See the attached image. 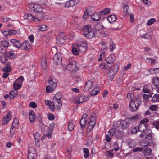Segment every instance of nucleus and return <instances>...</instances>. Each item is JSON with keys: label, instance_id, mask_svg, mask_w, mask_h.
<instances>
[{"label": "nucleus", "instance_id": "f257e3e1", "mask_svg": "<svg viewBox=\"0 0 159 159\" xmlns=\"http://www.w3.org/2000/svg\"><path fill=\"white\" fill-rule=\"evenodd\" d=\"M90 25H87L84 26L83 29L84 31V35L88 38H92L95 35L96 32L99 31L98 27H100L102 29V26L100 24H97L95 27V29H92Z\"/></svg>", "mask_w": 159, "mask_h": 159}, {"label": "nucleus", "instance_id": "f03ea898", "mask_svg": "<svg viewBox=\"0 0 159 159\" xmlns=\"http://www.w3.org/2000/svg\"><path fill=\"white\" fill-rule=\"evenodd\" d=\"M48 83V85L46 87V91L47 93H50L54 90L57 86V81L54 78L50 77Z\"/></svg>", "mask_w": 159, "mask_h": 159}, {"label": "nucleus", "instance_id": "7ed1b4c3", "mask_svg": "<svg viewBox=\"0 0 159 159\" xmlns=\"http://www.w3.org/2000/svg\"><path fill=\"white\" fill-rule=\"evenodd\" d=\"M142 101L139 98H135L130 102L129 109L132 112L135 111L141 104Z\"/></svg>", "mask_w": 159, "mask_h": 159}, {"label": "nucleus", "instance_id": "20e7f679", "mask_svg": "<svg viewBox=\"0 0 159 159\" xmlns=\"http://www.w3.org/2000/svg\"><path fill=\"white\" fill-rule=\"evenodd\" d=\"M107 64L102 63L100 65L101 68L104 69H107L112 66V64L115 60V56L113 55H111L106 58Z\"/></svg>", "mask_w": 159, "mask_h": 159}, {"label": "nucleus", "instance_id": "39448f33", "mask_svg": "<svg viewBox=\"0 0 159 159\" xmlns=\"http://www.w3.org/2000/svg\"><path fill=\"white\" fill-rule=\"evenodd\" d=\"M66 68L72 72H76L79 70L77 63L72 58L69 59V63L67 65Z\"/></svg>", "mask_w": 159, "mask_h": 159}, {"label": "nucleus", "instance_id": "423d86ee", "mask_svg": "<svg viewBox=\"0 0 159 159\" xmlns=\"http://www.w3.org/2000/svg\"><path fill=\"white\" fill-rule=\"evenodd\" d=\"M30 8L31 11H34L37 13H40L42 11V7L39 4H35L32 5L30 6Z\"/></svg>", "mask_w": 159, "mask_h": 159}, {"label": "nucleus", "instance_id": "0eeeda50", "mask_svg": "<svg viewBox=\"0 0 159 159\" xmlns=\"http://www.w3.org/2000/svg\"><path fill=\"white\" fill-rule=\"evenodd\" d=\"M87 44L84 42L83 41L80 43H78L77 46V48L79 52L82 53H84L85 51L87 48Z\"/></svg>", "mask_w": 159, "mask_h": 159}, {"label": "nucleus", "instance_id": "6e6552de", "mask_svg": "<svg viewBox=\"0 0 159 159\" xmlns=\"http://www.w3.org/2000/svg\"><path fill=\"white\" fill-rule=\"evenodd\" d=\"M88 100V97L84 96H78L76 97L75 102V104L82 103L86 102Z\"/></svg>", "mask_w": 159, "mask_h": 159}, {"label": "nucleus", "instance_id": "1a4fd4ad", "mask_svg": "<svg viewBox=\"0 0 159 159\" xmlns=\"http://www.w3.org/2000/svg\"><path fill=\"white\" fill-rule=\"evenodd\" d=\"M94 80L92 79L88 80L85 84L84 89L85 91H89L93 87L94 84Z\"/></svg>", "mask_w": 159, "mask_h": 159}, {"label": "nucleus", "instance_id": "9d476101", "mask_svg": "<svg viewBox=\"0 0 159 159\" xmlns=\"http://www.w3.org/2000/svg\"><path fill=\"white\" fill-rule=\"evenodd\" d=\"M53 60L54 63L56 65H59L61 63V57L59 53H56L54 56Z\"/></svg>", "mask_w": 159, "mask_h": 159}, {"label": "nucleus", "instance_id": "9b49d317", "mask_svg": "<svg viewBox=\"0 0 159 159\" xmlns=\"http://www.w3.org/2000/svg\"><path fill=\"white\" fill-rule=\"evenodd\" d=\"M152 80L155 87V89L157 92H159V78L156 76L152 79Z\"/></svg>", "mask_w": 159, "mask_h": 159}, {"label": "nucleus", "instance_id": "f8f14e48", "mask_svg": "<svg viewBox=\"0 0 159 159\" xmlns=\"http://www.w3.org/2000/svg\"><path fill=\"white\" fill-rule=\"evenodd\" d=\"M33 136L35 140V145L37 147L40 146L39 141L40 135L38 132H36L33 134Z\"/></svg>", "mask_w": 159, "mask_h": 159}, {"label": "nucleus", "instance_id": "ddd939ff", "mask_svg": "<svg viewBox=\"0 0 159 159\" xmlns=\"http://www.w3.org/2000/svg\"><path fill=\"white\" fill-rule=\"evenodd\" d=\"M11 116L10 113H8L4 116L3 119L2 123L4 125H5L8 123L9 121L11 119Z\"/></svg>", "mask_w": 159, "mask_h": 159}, {"label": "nucleus", "instance_id": "4468645a", "mask_svg": "<svg viewBox=\"0 0 159 159\" xmlns=\"http://www.w3.org/2000/svg\"><path fill=\"white\" fill-rule=\"evenodd\" d=\"M29 43L28 41H25L23 43H21V48L22 49L26 51L28 50L30 48Z\"/></svg>", "mask_w": 159, "mask_h": 159}, {"label": "nucleus", "instance_id": "2eb2a0df", "mask_svg": "<svg viewBox=\"0 0 159 159\" xmlns=\"http://www.w3.org/2000/svg\"><path fill=\"white\" fill-rule=\"evenodd\" d=\"M113 67H114V71H113L112 74H111L110 71H108V76L111 80L114 78L115 74L118 70V66L117 65Z\"/></svg>", "mask_w": 159, "mask_h": 159}, {"label": "nucleus", "instance_id": "dca6fc26", "mask_svg": "<svg viewBox=\"0 0 159 159\" xmlns=\"http://www.w3.org/2000/svg\"><path fill=\"white\" fill-rule=\"evenodd\" d=\"M11 42L14 47L18 48H20L21 46V43L18 40L12 39L11 40Z\"/></svg>", "mask_w": 159, "mask_h": 159}, {"label": "nucleus", "instance_id": "f3484780", "mask_svg": "<svg viewBox=\"0 0 159 159\" xmlns=\"http://www.w3.org/2000/svg\"><path fill=\"white\" fill-rule=\"evenodd\" d=\"M129 126V123L125 120H121L120 122V127L121 128L125 129Z\"/></svg>", "mask_w": 159, "mask_h": 159}, {"label": "nucleus", "instance_id": "a211bd4d", "mask_svg": "<svg viewBox=\"0 0 159 159\" xmlns=\"http://www.w3.org/2000/svg\"><path fill=\"white\" fill-rule=\"evenodd\" d=\"M147 124H140L138 127V130L141 132H143L145 131L148 128Z\"/></svg>", "mask_w": 159, "mask_h": 159}, {"label": "nucleus", "instance_id": "6ab92c4d", "mask_svg": "<svg viewBox=\"0 0 159 159\" xmlns=\"http://www.w3.org/2000/svg\"><path fill=\"white\" fill-rule=\"evenodd\" d=\"M52 102L53 104L56 106V107L57 110L60 109L62 106L61 100H53Z\"/></svg>", "mask_w": 159, "mask_h": 159}, {"label": "nucleus", "instance_id": "aec40b11", "mask_svg": "<svg viewBox=\"0 0 159 159\" xmlns=\"http://www.w3.org/2000/svg\"><path fill=\"white\" fill-rule=\"evenodd\" d=\"M57 24L60 26H65L66 25L67 21L65 19H57Z\"/></svg>", "mask_w": 159, "mask_h": 159}, {"label": "nucleus", "instance_id": "412c9836", "mask_svg": "<svg viewBox=\"0 0 159 159\" xmlns=\"http://www.w3.org/2000/svg\"><path fill=\"white\" fill-rule=\"evenodd\" d=\"M28 154L34 155L35 156V157H37V156L35 149L32 147H31L29 148Z\"/></svg>", "mask_w": 159, "mask_h": 159}, {"label": "nucleus", "instance_id": "4be33fe9", "mask_svg": "<svg viewBox=\"0 0 159 159\" xmlns=\"http://www.w3.org/2000/svg\"><path fill=\"white\" fill-rule=\"evenodd\" d=\"M92 20L94 21H97L100 20L101 17L100 15L97 13H94L91 16Z\"/></svg>", "mask_w": 159, "mask_h": 159}, {"label": "nucleus", "instance_id": "5701e85b", "mask_svg": "<svg viewBox=\"0 0 159 159\" xmlns=\"http://www.w3.org/2000/svg\"><path fill=\"white\" fill-rule=\"evenodd\" d=\"M143 153L145 156H149L152 154V150L150 148L147 147L144 149Z\"/></svg>", "mask_w": 159, "mask_h": 159}, {"label": "nucleus", "instance_id": "b1692460", "mask_svg": "<svg viewBox=\"0 0 159 159\" xmlns=\"http://www.w3.org/2000/svg\"><path fill=\"white\" fill-rule=\"evenodd\" d=\"M107 19L110 23H111L116 20V17L115 15H112L109 16L107 18Z\"/></svg>", "mask_w": 159, "mask_h": 159}, {"label": "nucleus", "instance_id": "393cba45", "mask_svg": "<svg viewBox=\"0 0 159 159\" xmlns=\"http://www.w3.org/2000/svg\"><path fill=\"white\" fill-rule=\"evenodd\" d=\"M87 124V120L85 119H81L80 121V124L81 125V129L82 130H83L86 126Z\"/></svg>", "mask_w": 159, "mask_h": 159}, {"label": "nucleus", "instance_id": "a878e982", "mask_svg": "<svg viewBox=\"0 0 159 159\" xmlns=\"http://www.w3.org/2000/svg\"><path fill=\"white\" fill-rule=\"evenodd\" d=\"M22 84H20L19 82L15 81L13 84V87L15 90H17L20 88Z\"/></svg>", "mask_w": 159, "mask_h": 159}, {"label": "nucleus", "instance_id": "bb28decb", "mask_svg": "<svg viewBox=\"0 0 159 159\" xmlns=\"http://www.w3.org/2000/svg\"><path fill=\"white\" fill-rule=\"evenodd\" d=\"M65 41V39L63 38V36L62 35L60 36H58L56 39L57 43L59 44L63 43Z\"/></svg>", "mask_w": 159, "mask_h": 159}, {"label": "nucleus", "instance_id": "cd10ccee", "mask_svg": "<svg viewBox=\"0 0 159 159\" xmlns=\"http://www.w3.org/2000/svg\"><path fill=\"white\" fill-rule=\"evenodd\" d=\"M29 113L30 120L31 122H33L34 121L35 118L34 113L32 111H30Z\"/></svg>", "mask_w": 159, "mask_h": 159}, {"label": "nucleus", "instance_id": "c85d7f7f", "mask_svg": "<svg viewBox=\"0 0 159 159\" xmlns=\"http://www.w3.org/2000/svg\"><path fill=\"white\" fill-rule=\"evenodd\" d=\"M18 91L16 90H14L11 91L10 93L9 97L10 99H13L18 94Z\"/></svg>", "mask_w": 159, "mask_h": 159}, {"label": "nucleus", "instance_id": "c756f323", "mask_svg": "<svg viewBox=\"0 0 159 159\" xmlns=\"http://www.w3.org/2000/svg\"><path fill=\"white\" fill-rule=\"evenodd\" d=\"M140 145L143 147H146L149 145V143L148 140L143 139L141 141Z\"/></svg>", "mask_w": 159, "mask_h": 159}, {"label": "nucleus", "instance_id": "7c9ffc66", "mask_svg": "<svg viewBox=\"0 0 159 159\" xmlns=\"http://www.w3.org/2000/svg\"><path fill=\"white\" fill-rule=\"evenodd\" d=\"M18 119L17 118H14L11 127L16 129L18 126Z\"/></svg>", "mask_w": 159, "mask_h": 159}, {"label": "nucleus", "instance_id": "2f4dec72", "mask_svg": "<svg viewBox=\"0 0 159 159\" xmlns=\"http://www.w3.org/2000/svg\"><path fill=\"white\" fill-rule=\"evenodd\" d=\"M99 91L98 87H96L90 92L91 95L93 96L96 95Z\"/></svg>", "mask_w": 159, "mask_h": 159}, {"label": "nucleus", "instance_id": "473e14b6", "mask_svg": "<svg viewBox=\"0 0 159 159\" xmlns=\"http://www.w3.org/2000/svg\"><path fill=\"white\" fill-rule=\"evenodd\" d=\"M96 124V122H92L89 121L88 124V128L90 130H91L94 127Z\"/></svg>", "mask_w": 159, "mask_h": 159}, {"label": "nucleus", "instance_id": "72a5a7b5", "mask_svg": "<svg viewBox=\"0 0 159 159\" xmlns=\"http://www.w3.org/2000/svg\"><path fill=\"white\" fill-rule=\"evenodd\" d=\"M39 30L41 31H45L48 30V28L44 25H39L38 26Z\"/></svg>", "mask_w": 159, "mask_h": 159}, {"label": "nucleus", "instance_id": "f704fd0d", "mask_svg": "<svg viewBox=\"0 0 159 159\" xmlns=\"http://www.w3.org/2000/svg\"><path fill=\"white\" fill-rule=\"evenodd\" d=\"M110 10L109 8H106L104 10L100 12V14L101 15H107L110 13Z\"/></svg>", "mask_w": 159, "mask_h": 159}, {"label": "nucleus", "instance_id": "c9c22d12", "mask_svg": "<svg viewBox=\"0 0 159 159\" xmlns=\"http://www.w3.org/2000/svg\"><path fill=\"white\" fill-rule=\"evenodd\" d=\"M61 95L60 93H57L54 96L53 100H61Z\"/></svg>", "mask_w": 159, "mask_h": 159}, {"label": "nucleus", "instance_id": "e433bc0d", "mask_svg": "<svg viewBox=\"0 0 159 159\" xmlns=\"http://www.w3.org/2000/svg\"><path fill=\"white\" fill-rule=\"evenodd\" d=\"M24 18L30 20H32L34 18V16L30 14H26L24 16Z\"/></svg>", "mask_w": 159, "mask_h": 159}, {"label": "nucleus", "instance_id": "4c0bfd02", "mask_svg": "<svg viewBox=\"0 0 159 159\" xmlns=\"http://www.w3.org/2000/svg\"><path fill=\"white\" fill-rule=\"evenodd\" d=\"M83 151L84 153V157L85 158L88 157L89 155V149L86 148H84L83 149Z\"/></svg>", "mask_w": 159, "mask_h": 159}, {"label": "nucleus", "instance_id": "58836bf2", "mask_svg": "<svg viewBox=\"0 0 159 159\" xmlns=\"http://www.w3.org/2000/svg\"><path fill=\"white\" fill-rule=\"evenodd\" d=\"M0 44L4 47H7L9 45V43L7 41L4 40L0 42Z\"/></svg>", "mask_w": 159, "mask_h": 159}, {"label": "nucleus", "instance_id": "ea45409f", "mask_svg": "<svg viewBox=\"0 0 159 159\" xmlns=\"http://www.w3.org/2000/svg\"><path fill=\"white\" fill-rule=\"evenodd\" d=\"M156 21V19L154 18H152L148 20L147 23V25L150 26L153 24Z\"/></svg>", "mask_w": 159, "mask_h": 159}, {"label": "nucleus", "instance_id": "a19ab883", "mask_svg": "<svg viewBox=\"0 0 159 159\" xmlns=\"http://www.w3.org/2000/svg\"><path fill=\"white\" fill-rule=\"evenodd\" d=\"M72 52L75 55H78L79 54V50L77 48V46L76 48L73 47L72 49Z\"/></svg>", "mask_w": 159, "mask_h": 159}, {"label": "nucleus", "instance_id": "79ce46f5", "mask_svg": "<svg viewBox=\"0 0 159 159\" xmlns=\"http://www.w3.org/2000/svg\"><path fill=\"white\" fill-rule=\"evenodd\" d=\"M3 34L6 36H8L11 35V29H7L3 32Z\"/></svg>", "mask_w": 159, "mask_h": 159}, {"label": "nucleus", "instance_id": "37998d69", "mask_svg": "<svg viewBox=\"0 0 159 159\" xmlns=\"http://www.w3.org/2000/svg\"><path fill=\"white\" fill-rule=\"evenodd\" d=\"M108 134L110 136L112 137L115 134L116 129H111L108 131Z\"/></svg>", "mask_w": 159, "mask_h": 159}, {"label": "nucleus", "instance_id": "c03bdc74", "mask_svg": "<svg viewBox=\"0 0 159 159\" xmlns=\"http://www.w3.org/2000/svg\"><path fill=\"white\" fill-rule=\"evenodd\" d=\"M41 64L43 68L44 69L47 67V64L46 61L44 59H42L41 61Z\"/></svg>", "mask_w": 159, "mask_h": 159}, {"label": "nucleus", "instance_id": "a18cd8bd", "mask_svg": "<svg viewBox=\"0 0 159 159\" xmlns=\"http://www.w3.org/2000/svg\"><path fill=\"white\" fill-rule=\"evenodd\" d=\"M150 72L152 73H159V68H151L150 69Z\"/></svg>", "mask_w": 159, "mask_h": 159}, {"label": "nucleus", "instance_id": "49530a36", "mask_svg": "<svg viewBox=\"0 0 159 159\" xmlns=\"http://www.w3.org/2000/svg\"><path fill=\"white\" fill-rule=\"evenodd\" d=\"M74 126L75 125L73 123H69L68 126V130L70 131L72 130L74 128Z\"/></svg>", "mask_w": 159, "mask_h": 159}, {"label": "nucleus", "instance_id": "de8ad7c7", "mask_svg": "<svg viewBox=\"0 0 159 159\" xmlns=\"http://www.w3.org/2000/svg\"><path fill=\"white\" fill-rule=\"evenodd\" d=\"M148 60V62L154 65L156 64V60L155 59H152L151 58H147L146 59Z\"/></svg>", "mask_w": 159, "mask_h": 159}, {"label": "nucleus", "instance_id": "09e8293b", "mask_svg": "<svg viewBox=\"0 0 159 159\" xmlns=\"http://www.w3.org/2000/svg\"><path fill=\"white\" fill-rule=\"evenodd\" d=\"M2 70L4 72H8H8L11 71V69L10 67V65H9L8 66L7 65L6 67H4L3 69Z\"/></svg>", "mask_w": 159, "mask_h": 159}, {"label": "nucleus", "instance_id": "8fccbe9b", "mask_svg": "<svg viewBox=\"0 0 159 159\" xmlns=\"http://www.w3.org/2000/svg\"><path fill=\"white\" fill-rule=\"evenodd\" d=\"M158 94H155L152 98V100L153 102H158Z\"/></svg>", "mask_w": 159, "mask_h": 159}, {"label": "nucleus", "instance_id": "3c124183", "mask_svg": "<svg viewBox=\"0 0 159 159\" xmlns=\"http://www.w3.org/2000/svg\"><path fill=\"white\" fill-rule=\"evenodd\" d=\"M89 12H85L84 14L83 15V18L84 20H86L88 18L89 15Z\"/></svg>", "mask_w": 159, "mask_h": 159}, {"label": "nucleus", "instance_id": "603ef678", "mask_svg": "<svg viewBox=\"0 0 159 159\" xmlns=\"http://www.w3.org/2000/svg\"><path fill=\"white\" fill-rule=\"evenodd\" d=\"M113 149H110L108 150L106 153V154L109 157H112L113 155Z\"/></svg>", "mask_w": 159, "mask_h": 159}, {"label": "nucleus", "instance_id": "864d4df0", "mask_svg": "<svg viewBox=\"0 0 159 159\" xmlns=\"http://www.w3.org/2000/svg\"><path fill=\"white\" fill-rule=\"evenodd\" d=\"M7 58L5 55L2 56L0 58V61L2 63H5L7 60Z\"/></svg>", "mask_w": 159, "mask_h": 159}, {"label": "nucleus", "instance_id": "5fc2aeb1", "mask_svg": "<svg viewBox=\"0 0 159 159\" xmlns=\"http://www.w3.org/2000/svg\"><path fill=\"white\" fill-rule=\"evenodd\" d=\"M135 145V142L133 140H130L129 142V146L131 148H133Z\"/></svg>", "mask_w": 159, "mask_h": 159}, {"label": "nucleus", "instance_id": "6e6d98bb", "mask_svg": "<svg viewBox=\"0 0 159 159\" xmlns=\"http://www.w3.org/2000/svg\"><path fill=\"white\" fill-rule=\"evenodd\" d=\"M151 35L149 34H146L145 35L142 36L141 35L140 37L142 38H146L147 39H149L151 38Z\"/></svg>", "mask_w": 159, "mask_h": 159}, {"label": "nucleus", "instance_id": "4d7b16f0", "mask_svg": "<svg viewBox=\"0 0 159 159\" xmlns=\"http://www.w3.org/2000/svg\"><path fill=\"white\" fill-rule=\"evenodd\" d=\"M157 108V106L155 105H151L149 107V109L152 111H154L156 110Z\"/></svg>", "mask_w": 159, "mask_h": 159}, {"label": "nucleus", "instance_id": "13d9d810", "mask_svg": "<svg viewBox=\"0 0 159 159\" xmlns=\"http://www.w3.org/2000/svg\"><path fill=\"white\" fill-rule=\"evenodd\" d=\"M16 129L11 127L10 130V135L11 136H13L15 134V132Z\"/></svg>", "mask_w": 159, "mask_h": 159}, {"label": "nucleus", "instance_id": "bf43d9fd", "mask_svg": "<svg viewBox=\"0 0 159 159\" xmlns=\"http://www.w3.org/2000/svg\"><path fill=\"white\" fill-rule=\"evenodd\" d=\"M24 77L22 76H20L16 80V81L19 82L20 83V84H22V83L24 80Z\"/></svg>", "mask_w": 159, "mask_h": 159}, {"label": "nucleus", "instance_id": "052dcab7", "mask_svg": "<svg viewBox=\"0 0 159 159\" xmlns=\"http://www.w3.org/2000/svg\"><path fill=\"white\" fill-rule=\"evenodd\" d=\"M70 5L71 7H73L75 5H76L77 3V0H69Z\"/></svg>", "mask_w": 159, "mask_h": 159}, {"label": "nucleus", "instance_id": "680f3d73", "mask_svg": "<svg viewBox=\"0 0 159 159\" xmlns=\"http://www.w3.org/2000/svg\"><path fill=\"white\" fill-rule=\"evenodd\" d=\"M96 118L94 117V116L92 115L91 116L89 119V121L96 122Z\"/></svg>", "mask_w": 159, "mask_h": 159}, {"label": "nucleus", "instance_id": "e2e57ef3", "mask_svg": "<svg viewBox=\"0 0 159 159\" xmlns=\"http://www.w3.org/2000/svg\"><path fill=\"white\" fill-rule=\"evenodd\" d=\"M49 108L50 109V110L52 111H54L55 109L56 106L53 104V102L52 104H51L49 106Z\"/></svg>", "mask_w": 159, "mask_h": 159}, {"label": "nucleus", "instance_id": "0e129e2a", "mask_svg": "<svg viewBox=\"0 0 159 159\" xmlns=\"http://www.w3.org/2000/svg\"><path fill=\"white\" fill-rule=\"evenodd\" d=\"M139 118V115H136L129 118V119L131 120H135Z\"/></svg>", "mask_w": 159, "mask_h": 159}, {"label": "nucleus", "instance_id": "69168bd1", "mask_svg": "<svg viewBox=\"0 0 159 159\" xmlns=\"http://www.w3.org/2000/svg\"><path fill=\"white\" fill-rule=\"evenodd\" d=\"M153 125L157 129H159V121H156L153 123Z\"/></svg>", "mask_w": 159, "mask_h": 159}, {"label": "nucleus", "instance_id": "338daca9", "mask_svg": "<svg viewBox=\"0 0 159 159\" xmlns=\"http://www.w3.org/2000/svg\"><path fill=\"white\" fill-rule=\"evenodd\" d=\"M48 134H47V136L48 138H50L51 136V134L52 133V130L51 129L49 128L48 130Z\"/></svg>", "mask_w": 159, "mask_h": 159}, {"label": "nucleus", "instance_id": "774afa93", "mask_svg": "<svg viewBox=\"0 0 159 159\" xmlns=\"http://www.w3.org/2000/svg\"><path fill=\"white\" fill-rule=\"evenodd\" d=\"M29 106L30 107L35 108L36 107L37 105L34 102H31L29 104Z\"/></svg>", "mask_w": 159, "mask_h": 159}]
</instances>
